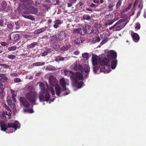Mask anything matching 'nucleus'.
<instances>
[{"mask_svg":"<svg viewBox=\"0 0 146 146\" xmlns=\"http://www.w3.org/2000/svg\"><path fill=\"white\" fill-rule=\"evenodd\" d=\"M9 106H10L11 108L12 109L15 108L16 107V105L15 104V102H12L10 103V104H9Z\"/></svg>","mask_w":146,"mask_h":146,"instance_id":"obj_46","label":"nucleus"},{"mask_svg":"<svg viewBox=\"0 0 146 146\" xmlns=\"http://www.w3.org/2000/svg\"><path fill=\"white\" fill-rule=\"evenodd\" d=\"M73 78V81L75 84H76L77 83L78 80H83L82 73L80 71L76 72L75 73H74Z\"/></svg>","mask_w":146,"mask_h":146,"instance_id":"obj_8","label":"nucleus"},{"mask_svg":"<svg viewBox=\"0 0 146 146\" xmlns=\"http://www.w3.org/2000/svg\"><path fill=\"white\" fill-rule=\"evenodd\" d=\"M11 115V114L10 112H8L6 111H3L2 114V116L4 117L6 119H10Z\"/></svg>","mask_w":146,"mask_h":146,"instance_id":"obj_25","label":"nucleus"},{"mask_svg":"<svg viewBox=\"0 0 146 146\" xmlns=\"http://www.w3.org/2000/svg\"><path fill=\"white\" fill-rule=\"evenodd\" d=\"M140 28V25L139 23H137L135 25V29H139Z\"/></svg>","mask_w":146,"mask_h":146,"instance_id":"obj_55","label":"nucleus"},{"mask_svg":"<svg viewBox=\"0 0 146 146\" xmlns=\"http://www.w3.org/2000/svg\"><path fill=\"white\" fill-rule=\"evenodd\" d=\"M76 0H69V2L73 4L75 3Z\"/></svg>","mask_w":146,"mask_h":146,"instance_id":"obj_62","label":"nucleus"},{"mask_svg":"<svg viewBox=\"0 0 146 146\" xmlns=\"http://www.w3.org/2000/svg\"><path fill=\"white\" fill-rule=\"evenodd\" d=\"M100 41V38L99 37H96L92 39V41L94 43H95L96 42H99Z\"/></svg>","mask_w":146,"mask_h":146,"instance_id":"obj_40","label":"nucleus"},{"mask_svg":"<svg viewBox=\"0 0 146 146\" xmlns=\"http://www.w3.org/2000/svg\"><path fill=\"white\" fill-rule=\"evenodd\" d=\"M18 75L17 73H13L11 74V76H12L16 77L18 76Z\"/></svg>","mask_w":146,"mask_h":146,"instance_id":"obj_61","label":"nucleus"},{"mask_svg":"<svg viewBox=\"0 0 146 146\" xmlns=\"http://www.w3.org/2000/svg\"><path fill=\"white\" fill-rule=\"evenodd\" d=\"M4 26V21L3 19H0V26L3 27Z\"/></svg>","mask_w":146,"mask_h":146,"instance_id":"obj_57","label":"nucleus"},{"mask_svg":"<svg viewBox=\"0 0 146 146\" xmlns=\"http://www.w3.org/2000/svg\"><path fill=\"white\" fill-rule=\"evenodd\" d=\"M110 67L112 69H114L116 67L117 63V60L113 59L110 60Z\"/></svg>","mask_w":146,"mask_h":146,"instance_id":"obj_19","label":"nucleus"},{"mask_svg":"<svg viewBox=\"0 0 146 146\" xmlns=\"http://www.w3.org/2000/svg\"><path fill=\"white\" fill-rule=\"evenodd\" d=\"M68 60V58L67 57H63L61 56H58L55 57V61L57 62H59V61L67 60Z\"/></svg>","mask_w":146,"mask_h":146,"instance_id":"obj_21","label":"nucleus"},{"mask_svg":"<svg viewBox=\"0 0 146 146\" xmlns=\"http://www.w3.org/2000/svg\"><path fill=\"white\" fill-rule=\"evenodd\" d=\"M38 43L37 42H33L29 44L28 47L29 48H34L36 46L38 45Z\"/></svg>","mask_w":146,"mask_h":146,"instance_id":"obj_35","label":"nucleus"},{"mask_svg":"<svg viewBox=\"0 0 146 146\" xmlns=\"http://www.w3.org/2000/svg\"><path fill=\"white\" fill-rule=\"evenodd\" d=\"M0 66L3 67L4 68L8 69L10 68L11 66L5 63L0 64Z\"/></svg>","mask_w":146,"mask_h":146,"instance_id":"obj_39","label":"nucleus"},{"mask_svg":"<svg viewBox=\"0 0 146 146\" xmlns=\"http://www.w3.org/2000/svg\"><path fill=\"white\" fill-rule=\"evenodd\" d=\"M99 62L102 66H104V72H109L110 70V61L107 58L104 57L102 58H100Z\"/></svg>","mask_w":146,"mask_h":146,"instance_id":"obj_4","label":"nucleus"},{"mask_svg":"<svg viewBox=\"0 0 146 146\" xmlns=\"http://www.w3.org/2000/svg\"><path fill=\"white\" fill-rule=\"evenodd\" d=\"M39 87L41 89L40 91L43 92L48 91V90L45 88L44 84L42 82H40L39 85Z\"/></svg>","mask_w":146,"mask_h":146,"instance_id":"obj_28","label":"nucleus"},{"mask_svg":"<svg viewBox=\"0 0 146 146\" xmlns=\"http://www.w3.org/2000/svg\"><path fill=\"white\" fill-rule=\"evenodd\" d=\"M5 88V86H3L1 82H0V90H4Z\"/></svg>","mask_w":146,"mask_h":146,"instance_id":"obj_53","label":"nucleus"},{"mask_svg":"<svg viewBox=\"0 0 146 146\" xmlns=\"http://www.w3.org/2000/svg\"><path fill=\"white\" fill-rule=\"evenodd\" d=\"M122 3L121 0H119L118 2L117 3L116 5V8H118L121 5Z\"/></svg>","mask_w":146,"mask_h":146,"instance_id":"obj_45","label":"nucleus"},{"mask_svg":"<svg viewBox=\"0 0 146 146\" xmlns=\"http://www.w3.org/2000/svg\"><path fill=\"white\" fill-rule=\"evenodd\" d=\"M94 66V71L96 72L98 70L99 68V67L97 65L93 66Z\"/></svg>","mask_w":146,"mask_h":146,"instance_id":"obj_52","label":"nucleus"},{"mask_svg":"<svg viewBox=\"0 0 146 146\" xmlns=\"http://www.w3.org/2000/svg\"><path fill=\"white\" fill-rule=\"evenodd\" d=\"M49 80L50 84L52 86H54L56 85H58L56 79L53 76H50Z\"/></svg>","mask_w":146,"mask_h":146,"instance_id":"obj_12","label":"nucleus"},{"mask_svg":"<svg viewBox=\"0 0 146 146\" xmlns=\"http://www.w3.org/2000/svg\"><path fill=\"white\" fill-rule=\"evenodd\" d=\"M7 101L8 105L10 104L12 102L11 98L10 97H7Z\"/></svg>","mask_w":146,"mask_h":146,"instance_id":"obj_48","label":"nucleus"},{"mask_svg":"<svg viewBox=\"0 0 146 146\" xmlns=\"http://www.w3.org/2000/svg\"><path fill=\"white\" fill-rule=\"evenodd\" d=\"M24 7H23V9H26L27 10L24 11L22 13L23 14L22 16L26 19H30L32 21L34 20L35 18L33 16L31 15L27 16L24 15L23 14H28L31 13L32 14L35 13L37 12V9L35 8L30 5H26L25 4H24Z\"/></svg>","mask_w":146,"mask_h":146,"instance_id":"obj_2","label":"nucleus"},{"mask_svg":"<svg viewBox=\"0 0 146 146\" xmlns=\"http://www.w3.org/2000/svg\"><path fill=\"white\" fill-rule=\"evenodd\" d=\"M69 48V46L67 45L64 46L62 47L60 49V50L62 51V52H64L68 50Z\"/></svg>","mask_w":146,"mask_h":146,"instance_id":"obj_31","label":"nucleus"},{"mask_svg":"<svg viewBox=\"0 0 146 146\" xmlns=\"http://www.w3.org/2000/svg\"><path fill=\"white\" fill-rule=\"evenodd\" d=\"M50 38V40L52 41H58V38L57 37L56 35H53L51 36Z\"/></svg>","mask_w":146,"mask_h":146,"instance_id":"obj_33","label":"nucleus"},{"mask_svg":"<svg viewBox=\"0 0 146 146\" xmlns=\"http://www.w3.org/2000/svg\"><path fill=\"white\" fill-rule=\"evenodd\" d=\"M141 13V10H139L137 12V17H138L140 15V13Z\"/></svg>","mask_w":146,"mask_h":146,"instance_id":"obj_63","label":"nucleus"},{"mask_svg":"<svg viewBox=\"0 0 146 146\" xmlns=\"http://www.w3.org/2000/svg\"><path fill=\"white\" fill-rule=\"evenodd\" d=\"M114 6V5L112 4H109L108 5V8L109 9L110 11H112L113 10V7Z\"/></svg>","mask_w":146,"mask_h":146,"instance_id":"obj_50","label":"nucleus"},{"mask_svg":"<svg viewBox=\"0 0 146 146\" xmlns=\"http://www.w3.org/2000/svg\"><path fill=\"white\" fill-rule=\"evenodd\" d=\"M17 47L15 46H12L11 47H9L8 48V50L9 51H13L16 49Z\"/></svg>","mask_w":146,"mask_h":146,"instance_id":"obj_44","label":"nucleus"},{"mask_svg":"<svg viewBox=\"0 0 146 146\" xmlns=\"http://www.w3.org/2000/svg\"><path fill=\"white\" fill-rule=\"evenodd\" d=\"M75 44H80L81 43H82V39L81 38H78L76 39L74 41Z\"/></svg>","mask_w":146,"mask_h":146,"instance_id":"obj_32","label":"nucleus"},{"mask_svg":"<svg viewBox=\"0 0 146 146\" xmlns=\"http://www.w3.org/2000/svg\"><path fill=\"white\" fill-rule=\"evenodd\" d=\"M1 91L0 92V98H2L4 96V93L3 92L4 90H1Z\"/></svg>","mask_w":146,"mask_h":146,"instance_id":"obj_51","label":"nucleus"},{"mask_svg":"<svg viewBox=\"0 0 146 146\" xmlns=\"http://www.w3.org/2000/svg\"><path fill=\"white\" fill-rule=\"evenodd\" d=\"M77 84V88L78 89H79L81 88L83 85L84 84V83L82 81H80L79 82H78L76 84Z\"/></svg>","mask_w":146,"mask_h":146,"instance_id":"obj_38","label":"nucleus"},{"mask_svg":"<svg viewBox=\"0 0 146 146\" xmlns=\"http://www.w3.org/2000/svg\"><path fill=\"white\" fill-rule=\"evenodd\" d=\"M2 8L1 10L5 12H9L11 9V7L9 5H7L5 1H3L1 3Z\"/></svg>","mask_w":146,"mask_h":146,"instance_id":"obj_10","label":"nucleus"},{"mask_svg":"<svg viewBox=\"0 0 146 146\" xmlns=\"http://www.w3.org/2000/svg\"><path fill=\"white\" fill-rule=\"evenodd\" d=\"M60 82L62 87L63 91H64V90H66V82L64 79V78H61L60 80Z\"/></svg>","mask_w":146,"mask_h":146,"instance_id":"obj_20","label":"nucleus"},{"mask_svg":"<svg viewBox=\"0 0 146 146\" xmlns=\"http://www.w3.org/2000/svg\"><path fill=\"white\" fill-rule=\"evenodd\" d=\"M123 28V26H122L121 25H120L119 26L117 27L114 30V31H119L121 30Z\"/></svg>","mask_w":146,"mask_h":146,"instance_id":"obj_47","label":"nucleus"},{"mask_svg":"<svg viewBox=\"0 0 146 146\" xmlns=\"http://www.w3.org/2000/svg\"><path fill=\"white\" fill-rule=\"evenodd\" d=\"M8 80V78L6 76H3L0 79V81L3 82H5L7 81Z\"/></svg>","mask_w":146,"mask_h":146,"instance_id":"obj_41","label":"nucleus"},{"mask_svg":"<svg viewBox=\"0 0 146 146\" xmlns=\"http://www.w3.org/2000/svg\"><path fill=\"white\" fill-rule=\"evenodd\" d=\"M66 35L65 31L60 32L58 36V39L62 40L66 37Z\"/></svg>","mask_w":146,"mask_h":146,"instance_id":"obj_17","label":"nucleus"},{"mask_svg":"<svg viewBox=\"0 0 146 146\" xmlns=\"http://www.w3.org/2000/svg\"><path fill=\"white\" fill-rule=\"evenodd\" d=\"M20 105L26 108H28L30 106V104L28 101L25 97H21L19 99Z\"/></svg>","mask_w":146,"mask_h":146,"instance_id":"obj_9","label":"nucleus"},{"mask_svg":"<svg viewBox=\"0 0 146 146\" xmlns=\"http://www.w3.org/2000/svg\"><path fill=\"white\" fill-rule=\"evenodd\" d=\"M45 64L44 62H36L34 63L33 64V65L34 66H39L44 65Z\"/></svg>","mask_w":146,"mask_h":146,"instance_id":"obj_36","label":"nucleus"},{"mask_svg":"<svg viewBox=\"0 0 146 146\" xmlns=\"http://www.w3.org/2000/svg\"><path fill=\"white\" fill-rule=\"evenodd\" d=\"M55 86V89L56 91V94L58 96H60V94L61 92L63 91V90H62L61 88L58 85H56Z\"/></svg>","mask_w":146,"mask_h":146,"instance_id":"obj_18","label":"nucleus"},{"mask_svg":"<svg viewBox=\"0 0 146 146\" xmlns=\"http://www.w3.org/2000/svg\"><path fill=\"white\" fill-rule=\"evenodd\" d=\"M74 33H79L82 35H84L86 33V31L85 29H81L79 28L74 29Z\"/></svg>","mask_w":146,"mask_h":146,"instance_id":"obj_13","label":"nucleus"},{"mask_svg":"<svg viewBox=\"0 0 146 146\" xmlns=\"http://www.w3.org/2000/svg\"><path fill=\"white\" fill-rule=\"evenodd\" d=\"M64 72L65 75H67L68 76L70 77L71 78H73L74 72L67 70H64Z\"/></svg>","mask_w":146,"mask_h":146,"instance_id":"obj_23","label":"nucleus"},{"mask_svg":"<svg viewBox=\"0 0 146 146\" xmlns=\"http://www.w3.org/2000/svg\"><path fill=\"white\" fill-rule=\"evenodd\" d=\"M72 67L74 71H79L82 73L84 71L87 74H88L90 70V68L89 66L85 65L83 67L81 65L78 64L77 62L74 63L72 65Z\"/></svg>","mask_w":146,"mask_h":146,"instance_id":"obj_3","label":"nucleus"},{"mask_svg":"<svg viewBox=\"0 0 146 146\" xmlns=\"http://www.w3.org/2000/svg\"><path fill=\"white\" fill-rule=\"evenodd\" d=\"M86 30V33L88 34H91L93 32V30L91 27L87 25H85Z\"/></svg>","mask_w":146,"mask_h":146,"instance_id":"obj_24","label":"nucleus"},{"mask_svg":"<svg viewBox=\"0 0 146 146\" xmlns=\"http://www.w3.org/2000/svg\"><path fill=\"white\" fill-rule=\"evenodd\" d=\"M91 17L88 15H84L83 16V19L84 20L90 21L91 19Z\"/></svg>","mask_w":146,"mask_h":146,"instance_id":"obj_37","label":"nucleus"},{"mask_svg":"<svg viewBox=\"0 0 146 146\" xmlns=\"http://www.w3.org/2000/svg\"><path fill=\"white\" fill-rule=\"evenodd\" d=\"M21 2H26L28 5H31L34 3V1L32 0H19Z\"/></svg>","mask_w":146,"mask_h":146,"instance_id":"obj_34","label":"nucleus"},{"mask_svg":"<svg viewBox=\"0 0 146 146\" xmlns=\"http://www.w3.org/2000/svg\"><path fill=\"white\" fill-rule=\"evenodd\" d=\"M11 92L12 94V98L14 102H16V100L15 98V97L16 96V95L15 94V92L14 90L12 89H11Z\"/></svg>","mask_w":146,"mask_h":146,"instance_id":"obj_30","label":"nucleus"},{"mask_svg":"<svg viewBox=\"0 0 146 146\" xmlns=\"http://www.w3.org/2000/svg\"><path fill=\"white\" fill-rule=\"evenodd\" d=\"M14 81L15 83H18L21 82V80L19 78H15L14 79Z\"/></svg>","mask_w":146,"mask_h":146,"instance_id":"obj_49","label":"nucleus"},{"mask_svg":"<svg viewBox=\"0 0 146 146\" xmlns=\"http://www.w3.org/2000/svg\"><path fill=\"white\" fill-rule=\"evenodd\" d=\"M131 35L133 40L135 42H138L139 39V36L137 33L134 32L131 33Z\"/></svg>","mask_w":146,"mask_h":146,"instance_id":"obj_15","label":"nucleus"},{"mask_svg":"<svg viewBox=\"0 0 146 146\" xmlns=\"http://www.w3.org/2000/svg\"><path fill=\"white\" fill-rule=\"evenodd\" d=\"M36 93L33 92H30L27 93L26 95L27 99L31 102H35L36 101Z\"/></svg>","mask_w":146,"mask_h":146,"instance_id":"obj_7","label":"nucleus"},{"mask_svg":"<svg viewBox=\"0 0 146 146\" xmlns=\"http://www.w3.org/2000/svg\"><path fill=\"white\" fill-rule=\"evenodd\" d=\"M113 15L112 14H110L108 15H106L105 16V19L106 21H108V23L105 24V25H110L116 21V20L113 19Z\"/></svg>","mask_w":146,"mask_h":146,"instance_id":"obj_6","label":"nucleus"},{"mask_svg":"<svg viewBox=\"0 0 146 146\" xmlns=\"http://www.w3.org/2000/svg\"><path fill=\"white\" fill-rule=\"evenodd\" d=\"M19 38V35L18 34L12 33L10 36V40L13 41L17 40Z\"/></svg>","mask_w":146,"mask_h":146,"instance_id":"obj_14","label":"nucleus"},{"mask_svg":"<svg viewBox=\"0 0 146 146\" xmlns=\"http://www.w3.org/2000/svg\"><path fill=\"white\" fill-rule=\"evenodd\" d=\"M80 52L78 50H76L74 52V54L76 55H78L79 54Z\"/></svg>","mask_w":146,"mask_h":146,"instance_id":"obj_64","label":"nucleus"},{"mask_svg":"<svg viewBox=\"0 0 146 146\" xmlns=\"http://www.w3.org/2000/svg\"><path fill=\"white\" fill-rule=\"evenodd\" d=\"M1 45L3 46H5L8 45L7 43L5 42H1Z\"/></svg>","mask_w":146,"mask_h":146,"instance_id":"obj_56","label":"nucleus"},{"mask_svg":"<svg viewBox=\"0 0 146 146\" xmlns=\"http://www.w3.org/2000/svg\"><path fill=\"white\" fill-rule=\"evenodd\" d=\"M82 56L88 60L89 58V54L87 53H85L82 54Z\"/></svg>","mask_w":146,"mask_h":146,"instance_id":"obj_43","label":"nucleus"},{"mask_svg":"<svg viewBox=\"0 0 146 146\" xmlns=\"http://www.w3.org/2000/svg\"><path fill=\"white\" fill-rule=\"evenodd\" d=\"M124 21L123 19H121L119 20V21H118L115 24V26L116 25L119 24L120 23Z\"/></svg>","mask_w":146,"mask_h":146,"instance_id":"obj_54","label":"nucleus"},{"mask_svg":"<svg viewBox=\"0 0 146 146\" xmlns=\"http://www.w3.org/2000/svg\"><path fill=\"white\" fill-rule=\"evenodd\" d=\"M98 57L96 55H94L92 57V62L93 66L97 65L98 64Z\"/></svg>","mask_w":146,"mask_h":146,"instance_id":"obj_22","label":"nucleus"},{"mask_svg":"<svg viewBox=\"0 0 146 146\" xmlns=\"http://www.w3.org/2000/svg\"><path fill=\"white\" fill-rule=\"evenodd\" d=\"M54 24L53 27L55 29H57L59 27V25L62 23V21L60 20L56 19L54 21Z\"/></svg>","mask_w":146,"mask_h":146,"instance_id":"obj_26","label":"nucleus"},{"mask_svg":"<svg viewBox=\"0 0 146 146\" xmlns=\"http://www.w3.org/2000/svg\"><path fill=\"white\" fill-rule=\"evenodd\" d=\"M7 27L8 28L11 29L13 28V26L11 24H9L7 25Z\"/></svg>","mask_w":146,"mask_h":146,"instance_id":"obj_60","label":"nucleus"},{"mask_svg":"<svg viewBox=\"0 0 146 146\" xmlns=\"http://www.w3.org/2000/svg\"><path fill=\"white\" fill-rule=\"evenodd\" d=\"M38 98L41 102L48 101L50 98V96L48 91H40L38 93Z\"/></svg>","mask_w":146,"mask_h":146,"instance_id":"obj_5","label":"nucleus"},{"mask_svg":"<svg viewBox=\"0 0 146 146\" xmlns=\"http://www.w3.org/2000/svg\"><path fill=\"white\" fill-rule=\"evenodd\" d=\"M7 57V58L13 60L16 58V56L12 54H8Z\"/></svg>","mask_w":146,"mask_h":146,"instance_id":"obj_42","label":"nucleus"},{"mask_svg":"<svg viewBox=\"0 0 146 146\" xmlns=\"http://www.w3.org/2000/svg\"><path fill=\"white\" fill-rule=\"evenodd\" d=\"M140 8L139 9L140 10H141L143 7V5L142 4V2H141V3L138 6Z\"/></svg>","mask_w":146,"mask_h":146,"instance_id":"obj_59","label":"nucleus"},{"mask_svg":"<svg viewBox=\"0 0 146 146\" xmlns=\"http://www.w3.org/2000/svg\"><path fill=\"white\" fill-rule=\"evenodd\" d=\"M1 129L3 131H5L8 128H13L14 130L11 129L10 130L9 132L11 133L14 131H15L17 129L20 128L21 124L19 122L17 121L16 120L13 123L11 122H8L7 123H6L4 121H2L0 122Z\"/></svg>","mask_w":146,"mask_h":146,"instance_id":"obj_1","label":"nucleus"},{"mask_svg":"<svg viewBox=\"0 0 146 146\" xmlns=\"http://www.w3.org/2000/svg\"><path fill=\"white\" fill-rule=\"evenodd\" d=\"M46 50L45 51L42 53L41 56H44L47 55L49 53V52H50L51 49L50 48L46 47Z\"/></svg>","mask_w":146,"mask_h":146,"instance_id":"obj_27","label":"nucleus"},{"mask_svg":"<svg viewBox=\"0 0 146 146\" xmlns=\"http://www.w3.org/2000/svg\"><path fill=\"white\" fill-rule=\"evenodd\" d=\"M65 91V90H64V91ZM66 92L64 93L63 94L64 96L70 93L69 91L67 89H66Z\"/></svg>","mask_w":146,"mask_h":146,"instance_id":"obj_58","label":"nucleus"},{"mask_svg":"<svg viewBox=\"0 0 146 146\" xmlns=\"http://www.w3.org/2000/svg\"><path fill=\"white\" fill-rule=\"evenodd\" d=\"M46 27H44L36 30L35 31L34 33L35 34H40L45 31L46 30Z\"/></svg>","mask_w":146,"mask_h":146,"instance_id":"obj_29","label":"nucleus"},{"mask_svg":"<svg viewBox=\"0 0 146 146\" xmlns=\"http://www.w3.org/2000/svg\"><path fill=\"white\" fill-rule=\"evenodd\" d=\"M108 59L110 60L115 59L117 57L116 52L113 50L110 51L107 54Z\"/></svg>","mask_w":146,"mask_h":146,"instance_id":"obj_11","label":"nucleus"},{"mask_svg":"<svg viewBox=\"0 0 146 146\" xmlns=\"http://www.w3.org/2000/svg\"><path fill=\"white\" fill-rule=\"evenodd\" d=\"M51 47L55 51H58L60 49L59 44L56 42H54L51 45Z\"/></svg>","mask_w":146,"mask_h":146,"instance_id":"obj_16","label":"nucleus"}]
</instances>
